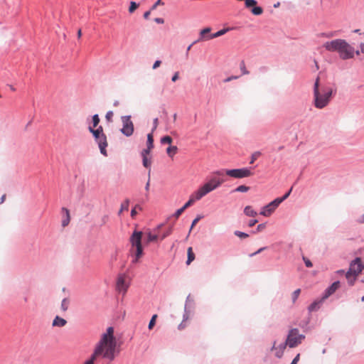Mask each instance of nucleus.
I'll list each match as a JSON object with an SVG mask.
<instances>
[{
	"instance_id": "nucleus-38",
	"label": "nucleus",
	"mask_w": 364,
	"mask_h": 364,
	"mask_svg": "<svg viewBox=\"0 0 364 364\" xmlns=\"http://www.w3.org/2000/svg\"><path fill=\"white\" fill-rule=\"evenodd\" d=\"M138 6H139V4H136V2H134V1H132V2L130 3V6H129V11L130 13H133V12H134V11L137 8H138Z\"/></svg>"
},
{
	"instance_id": "nucleus-26",
	"label": "nucleus",
	"mask_w": 364,
	"mask_h": 364,
	"mask_svg": "<svg viewBox=\"0 0 364 364\" xmlns=\"http://www.w3.org/2000/svg\"><path fill=\"white\" fill-rule=\"evenodd\" d=\"M323 300H322V299L319 301H315L314 302H313L309 307V310L310 311H316L317 309H319L320 307V304H321V302L323 301Z\"/></svg>"
},
{
	"instance_id": "nucleus-61",
	"label": "nucleus",
	"mask_w": 364,
	"mask_h": 364,
	"mask_svg": "<svg viewBox=\"0 0 364 364\" xmlns=\"http://www.w3.org/2000/svg\"><path fill=\"white\" fill-rule=\"evenodd\" d=\"M178 79V72H176V73L173 75V76L172 77L171 80H172L173 82H176Z\"/></svg>"
},
{
	"instance_id": "nucleus-63",
	"label": "nucleus",
	"mask_w": 364,
	"mask_h": 364,
	"mask_svg": "<svg viewBox=\"0 0 364 364\" xmlns=\"http://www.w3.org/2000/svg\"><path fill=\"white\" fill-rule=\"evenodd\" d=\"M81 36H82V31H81V29H79V30L77 31V38H81Z\"/></svg>"
},
{
	"instance_id": "nucleus-22",
	"label": "nucleus",
	"mask_w": 364,
	"mask_h": 364,
	"mask_svg": "<svg viewBox=\"0 0 364 364\" xmlns=\"http://www.w3.org/2000/svg\"><path fill=\"white\" fill-rule=\"evenodd\" d=\"M149 154H145L144 150L141 151V156L143 158V165L146 168H149L150 169L151 161L148 159V155Z\"/></svg>"
},
{
	"instance_id": "nucleus-11",
	"label": "nucleus",
	"mask_w": 364,
	"mask_h": 364,
	"mask_svg": "<svg viewBox=\"0 0 364 364\" xmlns=\"http://www.w3.org/2000/svg\"><path fill=\"white\" fill-rule=\"evenodd\" d=\"M343 39L337 38L330 41H327L324 43L322 46L323 48H325L327 51L329 52H337L339 50V46L342 43Z\"/></svg>"
},
{
	"instance_id": "nucleus-32",
	"label": "nucleus",
	"mask_w": 364,
	"mask_h": 364,
	"mask_svg": "<svg viewBox=\"0 0 364 364\" xmlns=\"http://www.w3.org/2000/svg\"><path fill=\"white\" fill-rule=\"evenodd\" d=\"M172 141H173V139L169 136H165L161 139V143L163 144H171L172 143Z\"/></svg>"
},
{
	"instance_id": "nucleus-57",
	"label": "nucleus",
	"mask_w": 364,
	"mask_h": 364,
	"mask_svg": "<svg viewBox=\"0 0 364 364\" xmlns=\"http://www.w3.org/2000/svg\"><path fill=\"white\" fill-rule=\"evenodd\" d=\"M237 78H238V77H237V76H234V75H232V76H230V77H228V78L225 79V80H224V82H230V81H231V80H236V79H237Z\"/></svg>"
},
{
	"instance_id": "nucleus-33",
	"label": "nucleus",
	"mask_w": 364,
	"mask_h": 364,
	"mask_svg": "<svg viewBox=\"0 0 364 364\" xmlns=\"http://www.w3.org/2000/svg\"><path fill=\"white\" fill-rule=\"evenodd\" d=\"M261 152L260 151H255L252 155H251V160H250V164H253L255 162V161H256L260 156H261Z\"/></svg>"
},
{
	"instance_id": "nucleus-16",
	"label": "nucleus",
	"mask_w": 364,
	"mask_h": 364,
	"mask_svg": "<svg viewBox=\"0 0 364 364\" xmlns=\"http://www.w3.org/2000/svg\"><path fill=\"white\" fill-rule=\"evenodd\" d=\"M340 287V282L338 281L333 282L326 291L322 297V300H325L336 292Z\"/></svg>"
},
{
	"instance_id": "nucleus-25",
	"label": "nucleus",
	"mask_w": 364,
	"mask_h": 364,
	"mask_svg": "<svg viewBox=\"0 0 364 364\" xmlns=\"http://www.w3.org/2000/svg\"><path fill=\"white\" fill-rule=\"evenodd\" d=\"M178 148L176 146H170L166 149V153L168 156L173 158V156L177 153Z\"/></svg>"
},
{
	"instance_id": "nucleus-52",
	"label": "nucleus",
	"mask_w": 364,
	"mask_h": 364,
	"mask_svg": "<svg viewBox=\"0 0 364 364\" xmlns=\"http://www.w3.org/2000/svg\"><path fill=\"white\" fill-rule=\"evenodd\" d=\"M150 173H151V170L149 171V173H148V181L146 184V186H145V189L146 191H148L149 190V186H150Z\"/></svg>"
},
{
	"instance_id": "nucleus-36",
	"label": "nucleus",
	"mask_w": 364,
	"mask_h": 364,
	"mask_svg": "<svg viewBox=\"0 0 364 364\" xmlns=\"http://www.w3.org/2000/svg\"><path fill=\"white\" fill-rule=\"evenodd\" d=\"M97 358L98 357L92 353L90 358L87 360L84 364H95V362Z\"/></svg>"
},
{
	"instance_id": "nucleus-3",
	"label": "nucleus",
	"mask_w": 364,
	"mask_h": 364,
	"mask_svg": "<svg viewBox=\"0 0 364 364\" xmlns=\"http://www.w3.org/2000/svg\"><path fill=\"white\" fill-rule=\"evenodd\" d=\"M223 176V171L221 170L213 173V176L196 190L201 198L219 188L225 181L224 178L220 177Z\"/></svg>"
},
{
	"instance_id": "nucleus-62",
	"label": "nucleus",
	"mask_w": 364,
	"mask_h": 364,
	"mask_svg": "<svg viewBox=\"0 0 364 364\" xmlns=\"http://www.w3.org/2000/svg\"><path fill=\"white\" fill-rule=\"evenodd\" d=\"M150 14H151V11H146L144 14V18L145 19H148L149 16H150Z\"/></svg>"
},
{
	"instance_id": "nucleus-44",
	"label": "nucleus",
	"mask_w": 364,
	"mask_h": 364,
	"mask_svg": "<svg viewBox=\"0 0 364 364\" xmlns=\"http://www.w3.org/2000/svg\"><path fill=\"white\" fill-rule=\"evenodd\" d=\"M172 232V228L170 227L161 236V240H164V238H166L167 236L170 235Z\"/></svg>"
},
{
	"instance_id": "nucleus-47",
	"label": "nucleus",
	"mask_w": 364,
	"mask_h": 364,
	"mask_svg": "<svg viewBox=\"0 0 364 364\" xmlns=\"http://www.w3.org/2000/svg\"><path fill=\"white\" fill-rule=\"evenodd\" d=\"M136 209L141 210V208L139 205H136L131 211V216L134 218L136 214Z\"/></svg>"
},
{
	"instance_id": "nucleus-60",
	"label": "nucleus",
	"mask_w": 364,
	"mask_h": 364,
	"mask_svg": "<svg viewBox=\"0 0 364 364\" xmlns=\"http://www.w3.org/2000/svg\"><path fill=\"white\" fill-rule=\"evenodd\" d=\"M154 21L157 23L162 24L164 23V20L162 18H156Z\"/></svg>"
},
{
	"instance_id": "nucleus-58",
	"label": "nucleus",
	"mask_w": 364,
	"mask_h": 364,
	"mask_svg": "<svg viewBox=\"0 0 364 364\" xmlns=\"http://www.w3.org/2000/svg\"><path fill=\"white\" fill-rule=\"evenodd\" d=\"M266 248H267V247H261V248H259L257 252H254V253L251 254V255H250V257H253V256H255V255H257V254H259V253L262 252L263 250H264Z\"/></svg>"
},
{
	"instance_id": "nucleus-13",
	"label": "nucleus",
	"mask_w": 364,
	"mask_h": 364,
	"mask_svg": "<svg viewBox=\"0 0 364 364\" xmlns=\"http://www.w3.org/2000/svg\"><path fill=\"white\" fill-rule=\"evenodd\" d=\"M257 2L255 0H245V4L246 8L250 9L252 14L259 16L263 13V9L262 7L257 6Z\"/></svg>"
},
{
	"instance_id": "nucleus-45",
	"label": "nucleus",
	"mask_w": 364,
	"mask_h": 364,
	"mask_svg": "<svg viewBox=\"0 0 364 364\" xmlns=\"http://www.w3.org/2000/svg\"><path fill=\"white\" fill-rule=\"evenodd\" d=\"M360 50L355 51V53L357 55H359L360 53L364 55V43H361L359 46Z\"/></svg>"
},
{
	"instance_id": "nucleus-48",
	"label": "nucleus",
	"mask_w": 364,
	"mask_h": 364,
	"mask_svg": "<svg viewBox=\"0 0 364 364\" xmlns=\"http://www.w3.org/2000/svg\"><path fill=\"white\" fill-rule=\"evenodd\" d=\"M187 326L186 319H183V321L178 325V328L179 330H183Z\"/></svg>"
},
{
	"instance_id": "nucleus-28",
	"label": "nucleus",
	"mask_w": 364,
	"mask_h": 364,
	"mask_svg": "<svg viewBox=\"0 0 364 364\" xmlns=\"http://www.w3.org/2000/svg\"><path fill=\"white\" fill-rule=\"evenodd\" d=\"M62 210H63V211H65V213H66V218H65V219H64V220H63V222H62V225H63V227H65V226H66V225H68V223H70V213H69V210H68L67 208H63V209H62Z\"/></svg>"
},
{
	"instance_id": "nucleus-24",
	"label": "nucleus",
	"mask_w": 364,
	"mask_h": 364,
	"mask_svg": "<svg viewBox=\"0 0 364 364\" xmlns=\"http://www.w3.org/2000/svg\"><path fill=\"white\" fill-rule=\"evenodd\" d=\"M188 259L186 264L189 265L195 259V254L193 252L191 247H189L187 250Z\"/></svg>"
},
{
	"instance_id": "nucleus-34",
	"label": "nucleus",
	"mask_w": 364,
	"mask_h": 364,
	"mask_svg": "<svg viewBox=\"0 0 364 364\" xmlns=\"http://www.w3.org/2000/svg\"><path fill=\"white\" fill-rule=\"evenodd\" d=\"M249 189H250V187L244 186V185H241V186H239L238 187H237L235 188V191L245 193V192L248 191Z\"/></svg>"
},
{
	"instance_id": "nucleus-55",
	"label": "nucleus",
	"mask_w": 364,
	"mask_h": 364,
	"mask_svg": "<svg viewBox=\"0 0 364 364\" xmlns=\"http://www.w3.org/2000/svg\"><path fill=\"white\" fill-rule=\"evenodd\" d=\"M300 358V354H297L296 357L293 359L291 364H297Z\"/></svg>"
},
{
	"instance_id": "nucleus-19",
	"label": "nucleus",
	"mask_w": 364,
	"mask_h": 364,
	"mask_svg": "<svg viewBox=\"0 0 364 364\" xmlns=\"http://www.w3.org/2000/svg\"><path fill=\"white\" fill-rule=\"evenodd\" d=\"M161 226H162V225H160L157 227V228L155 230L156 233L153 234L151 232L147 233V240H146L147 243H149L151 242H155L158 240V238L159 237L158 232Z\"/></svg>"
},
{
	"instance_id": "nucleus-43",
	"label": "nucleus",
	"mask_w": 364,
	"mask_h": 364,
	"mask_svg": "<svg viewBox=\"0 0 364 364\" xmlns=\"http://www.w3.org/2000/svg\"><path fill=\"white\" fill-rule=\"evenodd\" d=\"M113 115H114V113L112 111H109L107 112V114L105 115V118L107 120V122H112Z\"/></svg>"
},
{
	"instance_id": "nucleus-42",
	"label": "nucleus",
	"mask_w": 364,
	"mask_h": 364,
	"mask_svg": "<svg viewBox=\"0 0 364 364\" xmlns=\"http://www.w3.org/2000/svg\"><path fill=\"white\" fill-rule=\"evenodd\" d=\"M291 191H292V188H291L290 190L283 197L277 198H276V200H279V204H280L282 202H283L284 200H286L289 197Z\"/></svg>"
},
{
	"instance_id": "nucleus-14",
	"label": "nucleus",
	"mask_w": 364,
	"mask_h": 364,
	"mask_svg": "<svg viewBox=\"0 0 364 364\" xmlns=\"http://www.w3.org/2000/svg\"><path fill=\"white\" fill-rule=\"evenodd\" d=\"M128 284L126 282L125 276L124 275H119L117 278V290L119 292H122L123 294H124L128 289Z\"/></svg>"
},
{
	"instance_id": "nucleus-53",
	"label": "nucleus",
	"mask_w": 364,
	"mask_h": 364,
	"mask_svg": "<svg viewBox=\"0 0 364 364\" xmlns=\"http://www.w3.org/2000/svg\"><path fill=\"white\" fill-rule=\"evenodd\" d=\"M305 264L307 267H311L313 266L311 262L306 257H303Z\"/></svg>"
},
{
	"instance_id": "nucleus-12",
	"label": "nucleus",
	"mask_w": 364,
	"mask_h": 364,
	"mask_svg": "<svg viewBox=\"0 0 364 364\" xmlns=\"http://www.w3.org/2000/svg\"><path fill=\"white\" fill-rule=\"evenodd\" d=\"M279 200H274L264 207H263L262 211L260 212V214L264 216H269L274 210L275 209L279 206Z\"/></svg>"
},
{
	"instance_id": "nucleus-21",
	"label": "nucleus",
	"mask_w": 364,
	"mask_h": 364,
	"mask_svg": "<svg viewBox=\"0 0 364 364\" xmlns=\"http://www.w3.org/2000/svg\"><path fill=\"white\" fill-rule=\"evenodd\" d=\"M285 343L279 346L278 348L275 347V343L274 344L272 350H275L276 353L275 355L277 358H281L283 355L284 350L286 348Z\"/></svg>"
},
{
	"instance_id": "nucleus-59",
	"label": "nucleus",
	"mask_w": 364,
	"mask_h": 364,
	"mask_svg": "<svg viewBox=\"0 0 364 364\" xmlns=\"http://www.w3.org/2000/svg\"><path fill=\"white\" fill-rule=\"evenodd\" d=\"M257 223H258L257 220H255V219L250 220L249 221L248 225H249V227H253Z\"/></svg>"
},
{
	"instance_id": "nucleus-6",
	"label": "nucleus",
	"mask_w": 364,
	"mask_h": 364,
	"mask_svg": "<svg viewBox=\"0 0 364 364\" xmlns=\"http://www.w3.org/2000/svg\"><path fill=\"white\" fill-rule=\"evenodd\" d=\"M89 130L92 133L96 141L97 142L101 154L104 156H107L106 147L107 146V136L103 132L102 127H99L97 129L89 127Z\"/></svg>"
},
{
	"instance_id": "nucleus-23",
	"label": "nucleus",
	"mask_w": 364,
	"mask_h": 364,
	"mask_svg": "<svg viewBox=\"0 0 364 364\" xmlns=\"http://www.w3.org/2000/svg\"><path fill=\"white\" fill-rule=\"evenodd\" d=\"M244 213L247 215V216H250V217H255L257 213L256 211H255L252 208V206L250 205H247L245 208L244 209Z\"/></svg>"
},
{
	"instance_id": "nucleus-2",
	"label": "nucleus",
	"mask_w": 364,
	"mask_h": 364,
	"mask_svg": "<svg viewBox=\"0 0 364 364\" xmlns=\"http://www.w3.org/2000/svg\"><path fill=\"white\" fill-rule=\"evenodd\" d=\"M330 87H319V77L316 79L314 86V105L318 109H322L328 105L332 95Z\"/></svg>"
},
{
	"instance_id": "nucleus-49",
	"label": "nucleus",
	"mask_w": 364,
	"mask_h": 364,
	"mask_svg": "<svg viewBox=\"0 0 364 364\" xmlns=\"http://www.w3.org/2000/svg\"><path fill=\"white\" fill-rule=\"evenodd\" d=\"M164 3L162 1V0H158L151 7V10H154L156 9V7L159 5H164Z\"/></svg>"
},
{
	"instance_id": "nucleus-37",
	"label": "nucleus",
	"mask_w": 364,
	"mask_h": 364,
	"mask_svg": "<svg viewBox=\"0 0 364 364\" xmlns=\"http://www.w3.org/2000/svg\"><path fill=\"white\" fill-rule=\"evenodd\" d=\"M301 293V289H296L293 293H292V295H291V297H292V301L293 303H294L296 299H298L299 294Z\"/></svg>"
},
{
	"instance_id": "nucleus-46",
	"label": "nucleus",
	"mask_w": 364,
	"mask_h": 364,
	"mask_svg": "<svg viewBox=\"0 0 364 364\" xmlns=\"http://www.w3.org/2000/svg\"><path fill=\"white\" fill-rule=\"evenodd\" d=\"M159 124V119L156 117L153 120V128L151 129V132H154V131L157 129Z\"/></svg>"
},
{
	"instance_id": "nucleus-18",
	"label": "nucleus",
	"mask_w": 364,
	"mask_h": 364,
	"mask_svg": "<svg viewBox=\"0 0 364 364\" xmlns=\"http://www.w3.org/2000/svg\"><path fill=\"white\" fill-rule=\"evenodd\" d=\"M153 134H154V132H151V133L148 134V135H147V148L146 149H144L145 154H149L151 150L154 147V136H153Z\"/></svg>"
},
{
	"instance_id": "nucleus-30",
	"label": "nucleus",
	"mask_w": 364,
	"mask_h": 364,
	"mask_svg": "<svg viewBox=\"0 0 364 364\" xmlns=\"http://www.w3.org/2000/svg\"><path fill=\"white\" fill-rule=\"evenodd\" d=\"M70 305V300L68 299H63L61 302V309L63 311H66L68 309Z\"/></svg>"
},
{
	"instance_id": "nucleus-20",
	"label": "nucleus",
	"mask_w": 364,
	"mask_h": 364,
	"mask_svg": "<svg viewBox=\"0 0 364 364\" xmlns=\"http://www.w3.org/2000/svg\"><path fill=\"white\" fill-rule=\"evenodd\" d=\"M66 323H67V321L65 319L57 316L53 321L52 325L53 326L63 327V326H65Z\"/></svg>"
},
{
	"instance_id": "nucleus-4",
	"label": "nucleus",
	"mask_w": 364,
	"mask_h": 364,
	"mask_svg": "<svg viewBox=\"0 0 364 364\" xmlns=\"http://www.w3.org/2000/svg\"><path fill=\"white\" fill-rule=\"evenodd\" d=\"M363 269H364V264L362 263L360 258L357 257L350 262L349 269L346 273V277L349 285L353 286L354 284L357 277Z\"/></svg>"
},
{
	"instance_id": "nucleus-41",
	"label": "nucleus",
	"mask_w": 364,
	"mask_h": 364,
	"mask_svg": "<svg viewBox=\"0 0 364 364\" xmlns=\"http://www.w3.org/2000/svg\"><path fill=\"white\" fill-rule=\"evenodd\" d=\"M240 70L242 71V75L249 74V71L246 69L245 64L244 61H242L240 63Z\"/></svg>"
},
{
	"instance_id": "nucleus-39",
	"label": "nucleus",
	"mask_w": 364,
	"mask_h": 364,
	"mask_svg": "<svg viewBox=\"0 0 364 364\" xmlns=\"http://www.w3.org/2000/svg\"><path fill=\"white\" fill-rule=\"evenodd\" d=\"M234 234L240 238H247L249 236L247 233L238 230L235 231Z\"/></svg>"
},
{
	"instance_id": "nucleus-50",
	"label": "nucleus",
	"mask_w": 364,
	"mask_h": 364,
	"mask_svg": "<svg viewBox=\"0 0 364 364\" xmlns=\"http://www.w3.org/2000/svg\"><path fill=\"white\" fill-rule=\"evenodd\" d=\"M184 210H185L183 209V207L177 210L176 212L175 213V217L176 218H178L184 212Z\"/></svg>"
},
{
	"instance_id": "nucleus-27",
	"label": "nucleus",
	"mask_w": 364,
	"mask_h": 364,
	"mask_svg": "<svg viewBox=\"0 0 364 364\" xmlns=\"http://www.w3.org/2000/svg\"><path fill=\"white\" fill-rule=\"evenodd\" d=\"M336 36V33L334 31H330L327 33H321L318 35L319 38H331Z\"/></svg>"
},
{
	"instance_id": "nucleus-64",
	"label": "nucleus",
	"mask_w": 364,
	"mask_h": 364,
	"mask_svg": "<svg viewBox=\"0 0 364 364\" xmlns=\"http://www.w3.org/2000/svg\"><path fill=\"white\" fill-rule=\"evenodd\" d=\"M359 222L360 223H364V215H362V217L360 218V219L359 220Z\"/></svg>"
},
{
	"instance_id": "nucleus-5",
	"label": "nucleus",
	"mask_w": 364,
	"mask_h": 364,
	"mask_svg": "<svg viewBox=\"0 0 364 364\" xmlns=\"http://www.w3.org/2000/svg\"><path fill=\"white\" fill-rule=\"evenodd\" d=\"M142 232L141 231H134L130 237L132 250H135V259L134 262H137L143 255V248L141 245Z\"/></svg>"
},
{
	"instance_id": "nucleus-15",
	"label": "nucleus",
	"mask_w": 364,
	"mask_h": 364,
	"mask_svg": "<svg viewBox=\"0 0 364 364\" xmlns=\"http://www.w3.org/2000/svg\"><path fill=\"white\" fill-rule=\"evenodd\" d=\"M211 31V28L208 27L200 31L199 38L198 40L193 42V43H196L200 41H206L212 39L211 34H209Z\"/></svg>"
},
{
	"instance_id": "nucleus-9",
	"label": "nucleus",
	"mask_w": 364,
	"mask_h": 364,
	"mask_svg": "<svg viewBox=\"0 0 364 364\" xmlns=\"http://www.w3.org/2000/svg\"><path fill=\"white\" fill-rule=\"evenodd\" d=\"M223 171V174L225 173L227 176L235 178H242L253 175V173L248 168L225 169Z\"/></svg>"
},
{
	"instance_id": "nucleus-56",
	"label": "nucleus",
	"mask_w": 364,
	"mask_h": 364,
	"mask_svg": "<svg viewBox=\"0 0 364 364\" xmlns=\"http://www.w3.org/2000/svg\"><path fill=\"white\" fill-rule=\"evenodd\" d=\"M161 64V60H156L155 61V63H154L153 65V69L155 70L156 68H158Z\"/></svg>"
},
{
	"instance_id": "nucleus-10",
	"label": "nucleus",
	"mask_w": 364,
	"mask_h": 364,
	"mask_svg": "<svg viewBox=\"0 0 364 364\" xmlns=\"http://www.w3.org/2000/svg\"><path fill=\"white\" fill-rule=\"evenodd\" d=\"M122 128L121 132L126 136H130L133 134L134 127L130 116L122 117Z\"/></svg>"
},
{
	"instance_id": "nucleus-31",
	"label": "nucleus",
	"mask_w": 364,
	"mask_h": 364,
	"mask_svg": "<svg viewBox=\"0 0 364 364\" xmlns=\"http://www.w3.org/2000/svg\"><path fill=\"white\" fill-rule=\"evenodd\" d=\"M129 205V200L126 199L122 204L119 214L120 215L123 210H128Z\"/></svg>"
},
{
	"instance_id": "nucleus-51",
	"label": "nucleus",
	"mask_w": 364,
	"mask_h": 364,
	"mask_svg": "<svg viewBox=\"0 0 364 364\" xmlns=\"http://www.w3.org/2000/svg\"><path fill=\"white\" fill-rule=\"evenodd\" d=\"M200 217L198 216L196 218H195L193 220V221L192 222V224H191V229H190V232L191 231V230L193 229V228L198 223V222L200 220Z\"/></svg>"
},
{
	"instance_id": "nucleus-1",
	"label": "nucleus",
	"mask_w": 364,
	"mask_h": 364,
	"mask_svg": "<svg viewBox=\"0 0 364 364\" xmlns=\"http://www.w3.org/2000/svg\"><path fill=\"white\" fill-rule=\"evenodd\" d=\"M117 347V341L114 337V328L110 326L106 330V332L101 335L100 339L96 344L93 353L97 357L102 356L113 360L115 358V351Z\"/></svg>"
},
{
	"instance_id": "nucleus-54",
	"label": "nucleus",
	"mask_w": 364,
	"mask_h": 364,
	"mask_svg": "<svg viewBox=\"0 0 364 364\" xmlns=\"http://www.w3.org/2000/svg\"><path fill=\"white\" fill-rule=\"evenodd\" d=\"M265 227H266V225L264 223L259 224L257 227V231L260 232V231L263 230L265 228Z\"/></svg>"
},
{
	"instance_id": "nucleus-17",
	"label": "nucleus",
	"mask_w": 364,
	"mask_h": 364,
	"mask_svg": "<svg viewBox=\"0 0 364 364\" xmlns=\"http://www.w3.org/2000/svg\"><path fill=\"white\" fill-rule=\"evenodd\" d=\"M201 196L199 193L196 191H194L190 196L189 200L184 204L183 206V209L186 210L191 205H192L196 201L200 200L201 199Z\"/></svg>"
},
{
	"instance_id": "nucleus-40",
	"label": "nucleus",
	"mask_w": 364,
	"mask_h": 364,
	"mask_svg": "<svg viewBox=\"0 0 364 364\" xmlns=\"http://www.w3.org/2000/svg\"><path fill=\"white\" fill-rule=\"evenodd\" d=\"M92 123H93V127H96L99 124V123H100V118H99L98 114H95L92 117Z\"/></svg>"
},
{
	"instance_id": "nucleus-7",
	"label": "nucleus",
	"mask_w": 364,
	"mask_h": 364,
	"mask_svg": "<svg viewBox=\"0 0 364 364\" xmlns=\"http://www.w3.org/2000/svg\"><path fill=\"white\" fill-rule=\"evenodd\" d=\"M305 336L302 334H299L297 328H293L289 331L285 345L289 348H294L300 344L304 340Z\"/></svg>"
},
{
	"instance_id": "nucleus-35",
	"label": "nucleus",
	"mask_w": 364,
	"mask_h": 364,
	"mask_svg": "<svg viewBox=\"0 0 364 364\" xmlns=\"http://www.w3.org/2000/svg\"><path fill=\"white\" fill-rule=\"evenodd\" d=\"M156 318H157L156 314H154L152 316V317L149 321V326H148L149 330H151L154 328V326L156 323Z\"/></svg>"
},
{
	"instance_id": "nucleus-8",
	"label": "nucleus",
	"mask_w": 364,
	"mask_h": 364,
	"mask_svg": "<svg viewBox=\"0 0 364 364\" xmlns=\"http://www.w3.org/2000/svg\"><path fill=\"white\" fill-rule=\"evenodd\" d=\"M339 56L343 60H348L354 57V48L351 46L346 40L343 39L338 51Z\"/></svg>"
},
{
	"instance_id": "nucleus-29",
	"label": "nucleus",
	"mask_w": 364,
	"mask_h": 364,
	"mask_svg": "<svg viewBox=\"0 0 364 364\" xmlns=\"http://www.w3.org/2000/svg\"><path fill=\"white\" fill-rule=\"evenodd\" d=\"M228 31H230V28H223L222 30H220L219 31L213 33V34H211V37H212V39L213 38H218L219 36H221L223 35H224L225 33H226Z\"/></svg>"
}]
</instances>
